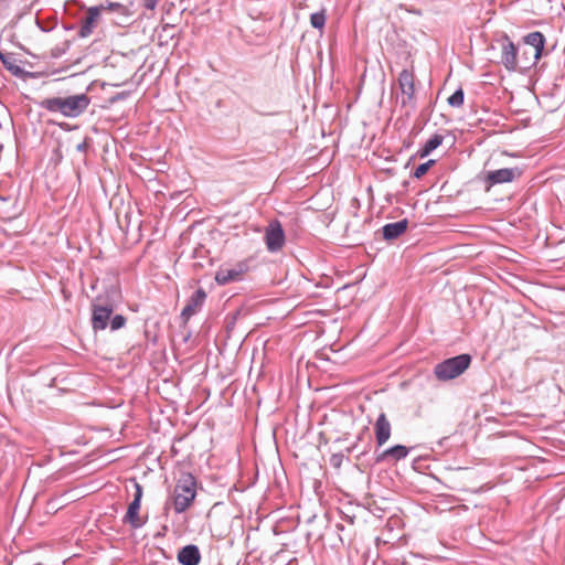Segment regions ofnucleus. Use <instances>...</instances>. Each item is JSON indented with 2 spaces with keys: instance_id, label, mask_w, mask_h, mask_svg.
<instances>
[{
  "instance_id": "412c9836",
  "label": "nucleus",
  "mask_w": 565,
  "mask_h": 565,
  "mask_svg": "<svg viewBox=\"0 0 565 565\" xmlns=\"http://www.w3.org/2000/svg\"><path fill=\"white\" fill-rule=\"evenodd\" d=\"M434 160H428L427 162H424L419 164L413 172V177L416 179H420L423 175L427 173L431 164H434Z\"/></svg>"
},
{
  "instance_id": "aec40b11",
  "label": "nucleus",
  "mask_w": 565,
  "mask_h": 565,
  "mask_svg": "<svg viewBox=\"0 0 565 565\" xmlns=\"http://www.w3.org/2000/svg\"><path fill=\"white\" fill-rule=\"evenodd\" d=\"M465 94L461 88L457 89L452 95L448 97V104L451 107H460L463 104Z\"/></svg>"
},
{
  "instance_id": "f8f14e48",
  "label": "nucleus",
  "mask_w": 565,
  "mask_h": 565,
  "mask_svg": "<svg viewBox=\"0 0 565 565\" xmlns=\"http://www.w3.org/2000/svg\"><path fill=\"white\" fill-rule=\"evenodd\" d=\"M392 426L385 413H381L374 425L375 439L379 447L387 443L391 437Z\"/></svg>"
},
{
  "instance_id": "4be33fe9",
  "label": "nucleus",
  "mask_w": 565,
  "mask_h": 565,
  "mask_svg": "<svg viewBox=\"0 0 565 565\" xmlns=\"http://www.w3.org/2000/svg\"><path fill=\"white\" fill-rule=\"evenodd\" d=\"M109 326L113 331L119 330L126 324V318L121 315H116L109 319Z\"/></svg>"
},
{
  "instance_id": "7ed1b4c3",
  "label": "nucleus",
  "mask_w": 565,
  "mask_h": 565,
  "mask_svg": "<svg viewBox=\"0 0 565 565\" xmlns=\"http://www.w3.org/2000/svg\"><path fill=\"white\" fill-rule=\"evenodd\" d=\"M470 363L471 356L469 354H459L437 363L434 367V374L439 381H450L461 375Z\"/></svg>"
},
{
  "instance_id": "f3484780",
  "label": "nucleus",
  "mask_w": 565,
  "mask_h": 565,
  "mask_svg": "<svg viewBox=\"0 0 565 565\" xmlns=\"http://www.w3.org/2000/svg\"><path fill=\"white\" fill-rule=\"evenodd\" d=\"M408 221L406 218L395 223L385 224L382 227L383 237L386 241H392L404 234L407 230Z\"/></svg>"
},
{
  "instance_id": "ddd939ff",
  "label": "nucleus",
  "mask_w": 565,
  "mask_h": 565,
  "mask_svg": "<svg viewBox=\"0 0 565 565\" xmlns=\"http://www.w3.org/2000/svg\"><path fill=\"white\" fill-rule=\"evenodd\" d=\"M518 49L514 45L512 41H510L508 38L505 39V42L502 44V56L501 61L502 64L505 66L509 71H515L518 68Z\"/></svg>"
},
{
  "instance_id": "a211bd4d",
  "label": "nucleus",
  "mask_w": 565,
  "mask_h": 565,
  "mask_svg": "<svg viewBox=\"0 0 565 565\" xmlns=\"http://www.w3.org/2000/svg\"><path fill=\"white\" fill-rule=\"evenodd\" d=\"M443 140L444 137L439 134H435L434 136H431L420 150V157L428 156L431 151L437 149L443 143Z\"/></svg>"
},
{
  "instance_id": "20e7f679",
  "label": "nucleus",
  "mask_w": 565,
  "mask_h": 565,
  "mask_svg": "<svg viewBox=\"0 0 565 565\" xmlns=\"http://www.w3.org/2000/svg\"><path fill=\"white\" fill-rule=\"evenodd\" d=\"M114 301L107 296H97L92 302V328L96 331L105 330L108 326L111 313L114 312Z\"/></svg>"
},
{
  "instance_id": "5701e85b",
  "label": "nucleus",
  "mask_w": 565,
  "mask_h": 565,
  "mask_svg": "<svg viewBox=\"0 0 565 565\" xmlns=\"http://www.w3.org/2000/svg\"><path fill=\"white\" fill-rule=\"evenodd\" d=\"M343 460H344V455H343V454H341V452H337V454L331 455V457H330V460H329V461H330V465H331L333 468L339 469V468L341 467V465H342Z\"/></svg>"
},
{
  "instance_id": "a878e982",
  "label": "nucleus",
  "mask_w": 565,
  "mask_h": 565,
  "mask_svg": "<svg viewBox=\"0 0 565 565\" xmlns=\"http://www.w3.org/2000/svg\"><path fill=\"white\" fill-rule=\"evenodd\" d=\"M157 6V0H145V7L149 10H153Z\"/></svg>"
},
{
  "instance_id": "2eb2a0df",
  "label": "nucleus",
  "mask_w": 565,
  "mask_h": 565,
  "mask_svg": "<svg viewBox=\"0 0 565 565\" xmlns=\"http://www.w3.org/2000/svg\"><path fill=\"white\" fill-rule=\"evenodd\" d=\"M524 42L532 47L531 54L533 55L534 62H536L542 56L544 50V35L539 31L531 32L524 38Z\"/></svg>"
},
{
  "instance_id": "bb28decb",
  "label": "nucleus",
  "mask_w": 565,
  "mask_h": 565,
  "mask_svg": "<svg viewBox=\"0 0 565 565\" xmlns=\"http://www.w3.org/2000/svg\"><path fill=\"white\" fill-rule=\"evenodd\" d=\"M86 148H87L86 142L78 143V145H77V147H76V149H77L78 151H85V150H86Z\"/></svg>"
},
{
  "instance_id": "39448f33",
  "label": "nucleus",
  "mask_w": 565,
  "mask_h": 565,
  "mask_svg": "<svg viewBox=\"0 0 565 565\" xmlns=\"http://www.w3.org/2000/svg\"><path fill=\"white\" fill-rule=\"evenodd\" d=\"M397 83L401 90V95H397V102L407 113L414 110L416 108L414 73L408 70H403L398 74Z\"/></svg>"
},
{
  "instance_id": "f257e3e1",
  "label": "nucleus",
  "mask_w": 565,
  "mask_h": 565,
  "mask_svg": "<svg viewBox=\"0 0 565 565\" xmlns=\"http://www.w3.org/2000/svg\"><path fill=\"white\" fill-rule=\"evenodd\" d=\"M90 104V97L86 94L71 95L66 97L45 98L40 107L50 113H60L67 118H76L84 114Z\"/></svg>"
},
{
  "instance_id": "6e6552de",
  "label": "nucleus",
  "mask_w": 565,
  "mask_h": 565,
  "mask_svg": "<svg viewBox=\"0 0 565 565\" xmlns=\"http://www.w3.org/2000/svg\"><path fill=\"white\" fill-rule=\"evenodd\" d=\"M521 175L519 168H502L493 171H488L484 178L489 186L514 181Z\"/></svg>"
},
{
  "instance_id": "0eeeda50",
  "label": "nucleus",
  "mask_w": 565,
  "mask_h": 565,
  "mask_svg": "<svg viewBox=\"0 0 565 565\" xmlns=\"http://www.w3.org/2000/svg\"><path fill=\"white\" fill-rule=\"evenodd\" d=\"M141 498L142 487L138 482H135L134 500L129 503L124 516V522L129 523L134 529H139L145 524V521L139 518Z\"/></svg>"
},
{
  "instance_id": "dca6fc26",
  "label": "nucleus",
  "mask_w": 565,
  "mask_h": 565,
  "mask_svg": "<svg viewBox=\"0 0 565 565\" xmlns=\"http://www.w3.org/2000/svg\"><path fill=\"white\" fill-rule=\"evenodd\" d=\"M409 454V448L403 445H395L393 447H390L385 449L382 454H380L376 458L377 462L392 460V461H399L404 458H406Z\"/></svg>"
},
{
  "instance_id": "b1692460",
  "label": "nucleus",
  "mask_w": 565,
  "mask_h": 565,
  "mask_svg": "<svg viewBox=\"0 0 565 565\" xmlns=\"http://www.w3.org/2000/svg\"><path fill=\"white\" fill-rule=\"evenodd\" d=\"M103 4H104V7H105L104 11H105V10H109V11H117V10H119V9H121V8H122V6H121L120 3H118V2H110V1H107V2H105V3H103Z\"/></svg>"
},
{
  "instance_id": "f03ea898",
  "label": "nucleus",
  "mask_w": 565,
  "mask_h": 565,
  "mask_svg": "<svg viewBox=\"0 0 565 565\" xmlns=\"http://www.w3.org/2000/svg\"><path fill=\"white\" fill-rule=\"evenodd\" d=\"M196 495V481L191 473H183L173 491V508L177 513L186 511Z\"/></svg>"
},
{
  "instance_id": "423d86ee",
  "label": "nucleus",
  "mask_w": 565,
  "mask_h": 565,
  "mask_svg": "<svg viewBox=\"0 0 565 565\" xmlns=\"http://www.w3.org/2000/svg\"><path fill=\"white\" fill-rule=\"evenodd\" d=\"M265 244L270 253L279 252L285 245V232L279 221H271L265 230Z\"/></svg>"
},
{
  "instance_id": "1a4fd4ad",
  "label": "nucleus",
  "mask_w": 565,
  "mask_h": 565,
  "mask_svg": "<svg viewBox=\"0 0 565 565\" xmlns=\"http://www.w3.org/2000/svg\"><path fill=\"white\" fill-rule=\"evenodd\" d=\"M246 270L247 265L245 263H238L231 268H220L215 274V281L221 286L238 281Z\"/></svg>"
},
{
  "instance_id": "6ab92c4d",
  "label": "nucleus",
  "mask_w": 565,
  "mask_h": 565,
  "mask_svg": "<svg viewBox=\"0 0 565 565\" xmlns=\"http://www.w3.org/2000/svg\"><path fill=\"white\" fill-rule=\"evenodd\" d=\"M327 21L326 10L322 9L319 12L310 14V24L312 28L318 29L321 33L323 31Z\"/></svg>"
},
{
  "instance_id": "4468645a",
  "label": "nucleus",
  "mask_w": 565,
  "mask_h": 565,
  "mask_svg": "<svg viewBox=\"0 0 565 565\" xmlns=\"http://www.w3.org/2000/svg\"><path fill=\"white\" fill-rule=\"evenodd\" d=\"M177 559L182 565H198L201 561L200 550L196 545L189 544L179 551Z\"/></svg>"
},
{
  "instance_id": "9d476101",
  "label": "nucleus",
  "mask_w": 565,
  "mask_h": 565,
  "mask_svg": "<svg viewBox=\"0 0 565 565\" xmlns=\"http://www.w3.org/2000/svg\"><path fill=\"white\" fill-rule=\"evenodd\" d=\"M105 7L104 4L90 7L87 10V15L82 21L81 28L78 30V36L79 38H87L93 33V30L96 26V23L104 11Z\"/></svg>"
},
{
  "instance_id": "9b49d317",
  "label": "nucleus",
  "mask_w": 565,
  "mask_h": 565,
  "mask_svg": "<svg viewBox=\"0 0 565 565\" xmlns=\"http://www.w3.org/2000/svg\"><path fill=\"white\" fill-rule=\"evenodd\" d=\"M206 299V292L203 288L196 289L189 298L186 305L181 311V317L189 320L192 316L198 313L203 307Z\"/></svg>"
},
{
  "instance_id": "393cba45",
  "label": "nucleus",
  "mask_w": 565,
  "mask_h": 565,
  "mask_svg": "<svg viewBox=\"0 0 565 565\" xmlns=\"http://www.w3.org/2000/svg\"><path fill=\"white\" fill-rule=\"evenodd\" d=\"M0 60L6 66L10 68V61L12 60L11 55L2 53L0 51Z\"/></svg>"
}]
</instances>
